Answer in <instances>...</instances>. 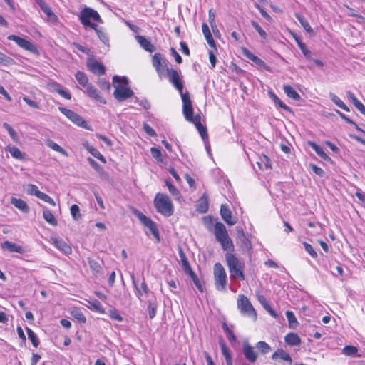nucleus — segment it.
<instances>
[{
  "instance_id": "nucleus-15",
  "label": "nucleus",
  "mask_w": 365,
  "mask_h": 365,
  "mask_svg": "<svg viewBox=\"0 0 365 365\" xmlns=\"http://www.w3.org/2000/svg\"><path fill=\"white\" fill-rule=\"evenodd\" d=\"M84 88V92L86 93L91 98L103 104L106 103V101L99 95L98 90L93 85L89 83Z\"/></svg>"
},
{
  "instance_id": "nucleus-27",
  "label": "nucleus",
  "mask_w": 365,
  "mask_h": 365,
  "mask_svg": "<svg viewBox=\"0 0 365 365\" xmlns=\"http://www.w3.org/2000/svg\"><path fill=\"white\" fill-rule=\"evenodd\" d=\"M83 146L93 157L96 158L103 163H106L105 157L94 147L89 145L87 143H84Z\"/></svg>"
},
{
  "instance_id": "nucleus-52",
  "label": "nucleus",
  "mask_w": 365,
  "mask_h": 365,
  "mask_svg": "<svg viewBox=\"0 0 365 365\" xmlns=\"http://www.w3.org/2000/svg\"><path fill=\"white\" fill-rule=\"evenodd\" d=\"M71 214L75 220H78L81 217V215L80 213L79 207L77 205H73L71 207Z\"/></svg>"
},
{
  "instance_id": "nucleus-64",
  "label": "nucleus",
  "mask_w": 365,
  "mask_h": 365,
  "mask_svg": "<svg viewBox=\"0 0 365 365\" xmlns=\"http://www.w3.org/2000/svg\"><path fill=\"white\" fill-rule=\"evenodd\" d=\"M56 91L59 95H61L64 98L68 100H70L71 98V95L68 91L62 88H58Z\"/></svg>"
},
{
  "instance_id": "nucleus-34",
  "label": "nucleus",
  "mask_w": 365,
  "mask_h": 365,
  "mask_svg": "<svg viewBox=\"0 0 365 365\" xmlns=\"http://www.w3.org/2000/svg\"><path fill=\"white\" fill-rule=\"evenodd\" d=\"M295 17L299 21L302 26L307 33L313 34V29L304 17H303L302 15L299 14H295Z\"/></svg>"
},
{
  "instance_id": "nucleus-33",
  "label": "nucleus",
  "mask_w": 365,
  "mask_h": 365,
  "mask_svg": "<svg viewBox=\"0 0 365 365\" xmlns=\"http://www.w3.org/2000/svg\"><path fill=\"white\" fill-rule=\"evenodd\" d=\"M87 307L93 311L100 312V313H104V309L102 306V304L97 299H94L93 301H88Z\"/></svg>"
},
{
  "instance_id": "nucleus-59",
  "label": "nucleus",
  "mask_w": 365,
  "mask_h": 365,
  "mask_svg": "<svg viewBox=\"0 0 365 365\" xmlns=\"http://www.w3.org/2000/svg\"><path fill=\"white\" fill-rule=\"evenodd\" d=\"M304 249L305 250L314 258H316L317 257V253L315 252V250H314V248L312 247V246L304 242Z\"/></svg>"
},
{
  "instance_id": "nucleus-8",
  "label": "nucleus",
  "mask_w": 365,
  "mask_h": 365,
  "mask_svg": "<svg viewBox=\"0 0 365 365\" xmlns=\"http://www.w3.org/2000/svg\"><path fill=\"white\" fill-rule=\"evenodd\" d=\"M180 95L182 101V111L185 118L187 121L192 122L194 120L195 116H193L192 105L189 92L186 91Z\"/></svg>"
},
{
  "instance_id": "nucleus-45",
  "label": "nucleus",
  "mask_w": 365,
  "mask_h": 365,
  "mask_svg": "<svg viewBox=\"0 0 365 365\" xmlns=\"http://www.w3.org/2000/svg\"><path fill=\"white\" fill-rule=\"evenodd\" d=\"M3 127L7 130L11 138L14 142H17L19 140V135H18L17 133L11 128V126L9 123H4Z\"/></svg>"
},
{
  "instance_id": "nucleus-63",
  "label": "nucleus",
  "mask_w": 365,
  "mask_h": 365,
  "mask_svg": "<svg viewBox=\"0 0 365 365\" xmlns=\"http://www.w3.org/2000/svg\"><path fill=\"white\" fill-rule=\"evenodd\" d=\"M23 101L27 104L29 105L30 107L31 108H38L39 106H38V103L31 100L29 98H28L27 96H24L23 97Z\"/></svg>"
},
{
  "instance_id": "nucleus-28",
  "label": "nucleus",
  "mask_w": 365,
  "mask_h": 365,
  "mask_svg": "<svg viewBox=\"0 0 365 365\" xmlns=\"http://www.w3.org/2000/svg\"><path fill=\"white\" fill-rule=\"evenodd\" d=\"M285 342L289 346H297L301 343V339L295 333H289L284 338Z\"/></svg>"
},
{
  "instance_id": "nucleus-2",
  "label": "nucleus",
  "mask_w": 365,
  "mask_h": 365,
  "mask_svg": "<svg viewBox=\"0 0 365 365\" xmlns=\"http://www.w3.org/2000/svg\"><path fill=\"white\" fill-rule=\"evenodd\" d=\"M123 84H128V79L126 77H120L118 76H114L113 78V85L115 88L113 96L118 101H123L128 98L133 96V91L124 86Z\"/></svg>"
},
{
  "instance_id": "nucleus-38",
  "label": "nucleus",
  "mask_w": 365,
  "mask_h": 365,
  "mask_svg": "<svg viewBox=\"0 0 365 365\" xmlns=\"http://www.w3.org/2000/svg\"><path fill=\"white\" fill-rule=\"evenodd\" d=\"M286 317L289 322V327L291 329H295L298 325V322L294 314L292 311L286 312Z\"/></svg>"
},
{
  "instance_id": "nucleus-44",
  "label": "nucleus",
  "mask_w": 365,
  "mask_h": 365,
  "mask_svg": "<svg viewBox=\"0 0 365 365\" xmlns=\"http://www.w3.org/2000/svg\"><path fill=\"white\" fill-rule=\"evenodd\" d=\"M28 337L29 340L31 341L32 344L35 347H38L39 345V339L37 337L36 334L29 327L26 329Z\"/></svg>"
},
{
  "instance_id": "nucleus-31",
  "label": "nucleus",
  "mask_w": 365,
  "mask_h": 365,
  "mask_svg": "<svg viewBox=\"0 0 365 365\" xmlns=\"http://www.w3.org/2000/svg\"><path fill=\"white\" fill-rule=\"evenodd\" d=\"M43 217L44 220L50 225L56 226L58 221L53 214L48 209H44L43 212Z\"/></svg>"
},
{
  "instance_id": "nucleus-5",
  "label": "nucleus",
  "mask_w": 365,
  "mask_h": 365,
  "mask_svg": "<svg viewBox=\"0 0 365 365\" xmlns=\"http://www.w3.org/2000/svg\"><path fill=\"white\" fill-rule=\"evenodd\" d=\"M215 288L218 291H225L227 285V274L223 266L217 262L213 268Z\"/></svg>"
},
{
  "instance_id": "nucleus-14",
  "label": "nucleus",
  "mask_w": 365,
  "mask_h": 365,
  "mask_svg": "<svg viewBox=\"0 0 365 365\" xmlns=\"http://www.w3.org/2000/svg\"><path fill=\"white\" fill-rule=\"evenodd\" d=\"M220 215L223 220L229 225H234L237 223V218L232 216V212L226 205H222Z\"/></svg>"
},
{
  "instance_id": "nucleus-26",
  "label": "nucleus",
  "mask_w": 365,
  "mask_h": 365,
  "mask_svg": "<svg viewBox=\"0 0 365 365\" xmlns=\"http://www.w3.org/2000/svg\"><path fill=\"white\" fill-rule=\"evenodd\" d=\"M137 41L141 46V47L143 48L145 51L149 52H153L155 51V46L150 43L149 40H148L145 37L138 36Z\"/></svg>"
},
{
  "instance_id": "nucleus-36",
  "label": "nucleus",
  "mask_w": 365,
  "mask_h": 365,
  "mask_svg": "<svg viewBox=\"0 0 365 365\" xmlns=\"http://www.w3.org/2000/svg\"><path fill=\"white\" fill-rule=\"evenodd\" d=\"M88 262L91 269L94 274H101L102 272V267L98 262L93 259L88 258Z\"/></svg>"
},
{
  "instance_id": "nucleus-29",
  "label": "nucleus",
  "mask_w": 365,
  "mask_h": 365,
  "mask_svg": "<svg viewBox=\"0 0 365 365\" xmlns=\"http://www.w3.org/2000/svg\"><path fill=\"white\" fill-rule=\"evenodd\" d=\"M222 246V248L225 251L232 252L234 250V245L230 237H226V238H222L217 240Z\"/></svg>"
},
{
  "instance_id": "nucleus-1",
  "label": "nucleus",
  "mask_w": 365,
  "mask_h": 365,
  "mask_svg": "<svg viewBox=\"0 0 365 365\" xmlns=\"http://www.w3.org/2000/svg\"><path fill=\"white\" fill-rule=\"evenodd\" d=\"M78 18L81 23L84 26L90 27L96 31L99 39L103 44L106 46L109 45V38L108 36V34L106 32H104L102 28H98L96 24L91 21V20L92 19L98 23H103L101 17L96 10L91 8L86 7L83 9H82L80 12Z\"/></svg>"
},
{
  "instance_id": "nucleus-46",
  "label": "nucleus",
  "mask_w": 365,
  "mask_h": 365,
  "mask_svg": "<svg viewBox=\"0 0 365 365\" xmlns=\"http://www.w3.org/2000/svg\"><path fill=\"white\" fill-rule=\"evenodd\" d=\"M358 349L356 346H345L342 350V353L346 356H356Z\"/></svg>"
},
{
  "instance_id": "nucleus-48",
  "label": "nucleus",
  "mask_w": 365,
  "mask_h": 365,
  "mask_svg": "<svg viewBox=\"0 0 365 365\" xmlns=\"http://www.w3.org/2000/svg\"><path fill=\"white\" fill-rule=\"evenodd\" d=\"M165 185L169 190V192L175 197L176 199H179L180 197V194L178 190L168 180H165Z\"/></svg>"
},
{
  "instance_id": "nucleus-41",
  "label": "nucleus",
  "mask_w": 365,
  "mask_h": 365,
  "mask_svg": "<svg viewBox=\"0 0 365 365\" xmlns=\"http://www.w3.org/2000/svg\"><path fill=\"white\" fill-rule=\"evenodd\" d=\"M38 4H39L41 10L47 15V16L48 18H50V19H56V16L53 13V11H51L50 6L46 3H45L43 1H41L38 3Z\"/></svg>"
},
{
  "instance_id": "nucleus-32",
  "label": "nucleus",
  "mask_w": 365,
  "mask_h": 365,
  "mask_svg": "<svg viewBox=\"0 0 365 365\" xmlns=\"http://www.w3.org/2000/svg\"><path fill=\"white\" fill-rule=\"evenodd\" d=\"M46 145L53 150L61 153L64 156L67 157L68 155V153L64 149L51 139H47L46 140Z\"/></svg>"
},
{
  "instance_id": "nucleus-25",
  "label": "nucleus",
  "mask_w": 365,
  "mask_h": 365,
  "mask_svg": "<svg viewBox=\"0 0 365 365\" xmlns=\"http://www.w3.org/2000/svg\"><path fill=\"white\" fill-rule=\"evenodd\" d=\"M307 143L320 158L329 162L331 161V159L325 153L322 147L312 141H308Z\"/></svg>"
},
{
  "instance_id": "nucleus-62",
  "label": "nucleus",
  "mask_w": 365,
  "mask_h": 365,
  "mask_svg": "<svg viewBox=\"0 0 365 365\" xmlns=\"http://www.w3.org/2000/svg\"><path fill=\"white\" fill-rule=\"evenodd\" d=\"M88 161L89 162L91 167L97 172L101 171V169L103 168L96 161H95L91 158H88Z\"/></svg>"
},
{
  "instance_id": "nucleus-11",
  "label": "nucleus",
  "mask_w": 365,
  "mask_h": 365,
  "mask_svg": "<svg viewBox=\"0 0 365 365\" xmlns=\"http://www.w3.org/2000/svg\"><path fill=\"white\" fill-rule=\"evenodd\" d=\"M58 109L64 115H66L68 119H70L77 125L84 128H87V123L76 113L63 107H59Z\"/></svg>"
},
{
  "instance_id": "nucleus-51",
  "label": "nucleus",
  "mask_w": 365,
  "mask_h": 365,
  "mask_svg": "<svg viewBox=\"0 0 365 365\" xmlns=\"http://www.w3.org/2000/svg\"><path fill=\"white\" fill-rule=\"evenodd\" d=\"M71 314L75 319H76L78 322L81 323H85L86 321V318L84 316V314L82 313L81 311L78 309H75L72 311Z\"/></svg>"
},
{
  "instance_id": "nucleus-55",
  "label": "nucleus",
  "mask_w": 365,
  "mask_h": 365,
  "mask_svg": "<svg viewBox=\"0 0 365 365\" xmlns=\"http://www.w3.org/2000/svg\"><path fill=\"white\" fill-rule=\"evenodd\" d=\"M251 24H252V26L255 28L256 31L259 34V36L262 38H267V34L266 31L262 29V28L259 25L258 23H257L255 21H252Z\"/></svg>"
},
{
  "instance_id": "nucleus-10",
  "label": "nucleus",
  "mask_w": 365,
  "mask_h": 365,
  "mask_svg": "<svg viewBox=\"0 0 365 365\" xmlns=\"http://www.w3.org/2000/svg\"><path fill=\"white\" fill-rule=\"evenodd\" d=\"M152 63L160 78H162L166 72V68H168L165 59L163 58L160 53H156L152 58Z\"/></svg>"
},
{
  "instance_id": "nucleus-57",
  "label": "nucleus",
  "mask_w": 365,
  "mask_h": 365,
  "mask_svg": "<svg viewBox=\"0 0 365 365\" xmlns=\"http://www.w3.org/2000/svg\"><path fill=\"white\" fill-rule=\"evenodd\" d=\"M37 197L51 204V205L54 206L56 205L54 200L49 195L44 192H41L38 193V196Z\"/></svg>"
},
{
  "instance_id": "nucleus-61",
  "label": "nucleus",
  "mask_w": 365,
  "mask_h": 365,
  "mask_svg": "<svg viewBox=\"0 0 365 365\" xmlns=\"http://www.w3.org/2000/svg\"><path fill=\"white\" fill-rule=\"evenodd\" d=\"M109 316L112 319L116 320L118 322L123 321V317L116 310H110L109 312Z\"/></svg>"
},
{
  "instance_id": "nucleus-16",
  "label": "nucleus",
  "mask_w": 365,
  "mask_h": 365,
  "mask_svg": "<svg viewBox=\"0 0 365 365\" xmlns=\"http://www.w3.org/2000/svg\"><path fill=\"white\" fill-rule=\"evenodd\" d=\"M131 279H132L133 284L136 291L135 294L140 299V297L143 294L147 295L149 293L150 289H149L148 285L146 284L145 280H143V282L140 284V286L139 287V285L133 275L131 276Z\"/></svg>"
},
{
  "instance_id": "nucleus-58",
  "label": "nucleus",
  "mask_w": 365,
  "mask_h": 365,
  "mask_svg": "<svg viewBox=\"0 0 365 365\" xmlns=\"http://www.w3.org/2000/svg\"><path fill=\"white\" fill-rule=\"evenodd\" d=\"M220 348H221L222 354L225 359V361L232 359L230 349L227 348V346L225 344H222L220 345Z\"/></svg>"
},
{
  "instance_id": "nucleus-49",
  "label": "nucleus",
  "mask_w": 365,
  "mask_h": 365,
  "mask_svg": "<svg viewBox=\"0 0 365 365\" xmlns=\"http://www.w3.org/2000/svg\"><path fill=\"white\" fill-rule=\"evenodd\" d=\"M297 44L300 50L302 51L304 56L309 60L312 59V53L311 51L306 47L305 44L300 41L297 40Z\"/></svg>"
},
{
  "instance_id": "nucleus-40",
  "label": "nucleus",
  "mask_w": 365,
  "mask_h": 365,
  "mask_svg": "<svg viewBox=\"0 0 365 365\" xmlns=\"http://www.w3.org/2000/svg\"><path fill=\"white\" fill-rule=\"evenodd\" d=\"M331 100L339 108L341 109L349 111V108L346 106V104L335 94L331 93L329 94Z\"/></svg>"
},
{
  "instance_id": "nucleus-30",
  "label": "nucleus",
  "mask_w": 365,
  "mask_h": 365,
  "mask_svg": "<svg viewBox=\"0 0 365 365\" xmlns=\"http://www.w3.org/2000/svg\"><path fill=\"white\" fill-rule=\"evenodd\" d=\"M283 90L288 97L290 98L299 101L300 99L299 94L289 85H284Z\"/></svg>"
},
{
  "instance_id": "nucleus-22",
  "label": "nucleus",
  "mask_w": 365,
  "mask_h": 365,
  "mask_svg": "<svg viewBox=\"0 0 365 365\" xmlns=\"http://www.w3.org/2000/svg\"><path fill=\"white\" fill-rule=\"evenodd\" d=\"M11 203L15 207H16L24 213H29L30 211L29 207L27 205V203L20 198L12 197L11 198Z\"/></svg>"
},
{
  "instance_id": "nucleus-37",
  "label": "nucleus",
  "mask_w": 365,
  "mask_h": 365,
  "mask_svg": "<svg viewBox=\"0 0 365 365\" xmlns=\"http://www.w3.org/2000/svg\"><path fill=\"white\" fill-rule=\"evenodd\" d=\"M257 164L261 170L271 168L270 160L267 155H264L259 158V160L257 162Z\"/></svg>"
},
{
  "instance_id": "nucleus-9",
  "label": "nucleus",
  "mask_w": 365,
  "mask_h": 365,
  "mask_svg": "<svg viewBox=\"0 0 365 365\" xmlns=\"http://www.w3.org/2000/svg\"><path fill=\"white\" fill-rule=\"evenodd\" d=\"M8 39L14 41L19 47L32 53H38V49L31 41L16 35H10Z\"/></svg>"
},
{
  "instance_id": "nucleus-7",
  "label": "nucleus",
  "mask_w": 365,
  "mask_h": 365,
  "mask_svg": "<svg viewBox=\"0 0 365 365\" xmlns=\"http://www.w3.org/2000/svg\"><path fill=\"white\" fill-rule=\"evenodd\" d=\"M135 216L138 218L140 222L145 227H147L154 237L156 239L157 242H160V235L158 232V229L155 222H154L150 218L145 216L143 213L138 210H135L134 212Z\"/></svg>"
},
{
  "instance_id": "nucleus-50",
  "label": "nucleus",
  "mask_w": 365,
  "mask_h": 365,
  "mask_svg": "<svg viewBox=\"0 0 365 365\" xmlns=\"http://www.w3.org/2000/svg\"><path fill=\"white\" fill-rule=\"evenodd\" d=\"M179 254H180V261H181V264H182L183 270L185 271V270L191 268L190 263L188 262V259H187L185 254L183 252V251L180 250Z\"/></svg>"
},
{
  "instance_id": "nucleus-17",
  "label": "nucleus",
  "mask_w": 365,
  "mask_h": 365,
  "mask_svg": "<svg viewBox=\"0 0 365 365\" xmlns=\"http://www.w3.org/2000/svg\"><path fill=\"white\" fill-rule=\"evenodd\" d=\"M1 246L3 250H7L11 252L23 254L26 252L25 249L21 245L8 240L4 241Z\"/></svg>"
},
{
  "instance_id": "nucleus-6",
  "label": "nucleus",
  "mask_w": 365,
  "mask_h": 365,
  "mask_svg": "<svg viewBox=\"0 0 365 365\" xmlns=\"http://www.w3.org/2000/svg\"><path fill=\"white\" fill-rule=\"evenodd\" d=\"M237 307L240 309V312L244 316L252 318L255 320L257 319V313L250 302L249 299L241 294L239 296L237 299Z\"/></svg>"
},
{
  "instance_id": "nucleus-18",
  "label": "nucleus",
  "mask_w": 365,
  "mask_h": 365,
  "mask_svg": "<svg viewBox=\"0 0 365 365\" xmlns=\"http://www.w3.org/2000/svg\"><path fill=\"white\" fill-rule=\"evenodd\" d=\"M88 69L96 75H103L105 73L106 69L104 66L97 61H90L87 63Z\"/></svg>"
},
{
  "instance_id": "nucleus-3",
  "label": "nucleus",
  "mask_w": 365,
  "mask_h": 365,
  "mask_svg": "<svg viewBox=\"0 0 365 365\" xmlns=\"http://www.w3.org/2000/svg\"><path fill=\"white\" fill-rule=\"evenodd\" d=\"M154 205L158 212L165 217L174 213V206L170 197L163 193H158L154 199Z\"/></svg>"
},
{
  "instance_id": "nucleus-23",
  "label": "nucleus",
  "mask_w": 365,
  "mask_h": 365,
  "mask_svg": "<svg viewBox=\"0 0 365 365\" xmlns=\"http://www.w3.org/2000/svg\"><path fill=\"white\" fill-rule=\"evenodd\" d=\"M191 123H194L200 133V135H201L202 138L205 140V139H207L208 138V135H207V128L202 125V124L201 123V117L200 115H195V119L193 121H192Z\"/></svg>"
},
{
  "instance_id": "nucleus-24",
  "label": "nucleus",
  "mask_w": 365,
  "mask_h": 365,
  "mask_svg": "<svg viewBox=\"0 0 365 365\" xmlns=\"http://www.w3.org/2000/svg\"><path fill=\"white\" fill-rule=\"evenodd\" d=\"M6 150L9 151L11 155L17 160H25L26 159V154L22 153L17 147L7 146Z\"/></svg>"
},
{
  "instance_id": "nucleus-60",
  "label": "nucleus",
  "mask_w": 365,
  "mask_h": 365,
  "mask_svg": "<svg viewBox=\"0 0 365 365\" xmlns=\"http://www.w3.org/2000/svg\"><path fill=\"white\" fill-rule=\"evenodd\" d=\"M222 328L224 331L227 334V337L230 341L236 340V337L234 335L233 332L229 329V327L225 323L223 324Z\"/></svg>"
},
{
  "instance_id": "nucleus-56",
  "label": "nucleus",
  "mask_w": 365,
  "mask_h": 365,
  "mask_svg": "<svg viewBox=\"0 0 365 365\" xmlns=\"http://www.w3.org/2000/svg\"><path fill=\"white\" fill-rule=\"evenodd\" d=\"M0 63L4 66H9L13 64L14 60L11 57L0 52Z\"/></svg>"
},
{
  "instance_id": "nucleus-53",
  "label": "nucleus",
  "mask_w": 365,
  "mask_h": 365,
  "mask_svg": "<svg viewBox=\"0 0 365 365\" xmlns=\"http://www.w3.org/2000/svg\"><path fill=\"white\" fill-rule=\"evenodd\" d=\"M26 192L30 195H35L36 197L38 196V193L41 192V191L38 190V187L33 184H29L27 185Z\"/></svg>"
},
{
  "instance_id": "nucleus-19",
  "label": "nucleus",
  "mask_w": 365,
  "mask_h": 365,
  "mask_svg": "<svg viewBox=\"0 0 365 365\" xmlns=\"http://www.w3.org/2000/svg\"><path fill=\"white\" fill-rule=\"evenodd\" d=\"M213 232L217 240L229 236L225 226L220 222L215 224Z\"/></svg>"
},
{
  "instance_id": "nucleus-13",
  "label": "nucleus",
  "mask_w": 365,
  "mask_h": 365,
  "mask_svg": "<svg viewBox=\"0 0 365 365\" xmlns=\"http://www.w3.org/2000/svg\"><path fill=\"white\" fill-rule=\"evenodd\" d=\"M242 352L245 359L250 363H255L258 357L257 353L249 343L245 342L242 345Z\"/></svg>"
},
{
  "instance_id": "nucleus-47",
  "label": "nucleus",
  "mask_w": 365,
  "mask_h": 365,
  "mask_svg": "<svg viewBox=\"0 0 365 365\" xmlns=\"http://www.w3.org/2000/svg\"><path fill=\"white\" fill-rule=\"evenodd\" d=\"M148 314L150 319H153L156 314L157 309V303L155 300H149L148 301Z\"/></svg>"
},
{
  "instance_id": "nucleus-54",
  "label": "nucleus",
  "mask_w": 365,
  "mask_h": 365,
  "mask_svg": "<svg viewBox=\"0 0 365 365\" xmlns=\"http://www.w3.org/2000/svg\"><path fill=\"white\" fill-rule=\"evenodd\" d=\"M150 153L153 156L158 162H163L162 153L160 149L153 147L150 149Z\"/></svg>"
},
{
  "instance_id": "nucleus-4",
  "label": "nucleus",
  "mask_w": 365,
  "mask_h": 365,
  "mask_svg": "<svg viewBox=\"0 0 365 365\" xmlns=\"http://www.w3.org/2000/svg\"><path fill=\"white\" fill-rule=\"evenodd\" d=\"M225 259L230 273V277L244 280V264L234 254L230 252L225 254Z\"/></svg>"
},
{
  "instance_id": "nucleus-20",
  "label": "nucleus",
  "mask_w": 365,
  "mask_h": 365,
  "mask_svg": "<svg viewBox=\"0 0 365 365\" xmlns=\"http://www.w3.org/2000/svg\"><path fill=\"white\" fill-rule=\"evenodd\" d=\"M272 359L274 361H279V359L287 361L289 364L292 363V359L290 355L282 349H277L272 355Z\"/></svg>"
},
{
  "instance_id": "nucleus-35",
  "label": "nucleus",
  "mask_w": 365,
  "mask_h": 365,
  "mask_svg": "<svg viewBox=\"0 0 365 365\" xmlns=\"http://www.w3.org/2000/svg\"><path fill=\"white\" fill-rule=\"evenodd\" d=\"M208 210V200L205 194L200 199L197 205V210L201 213H205Z\"/></svg>"
},
{
  "instance_id": "nucleus-12",
  "label": "nucleus",
  "mask_w": 365,
  "mask_h": 365,
  "mask_svg": "<svg viewBox=\"0 0 365 365\" xmlns=\"http://www.w3.org/2000/svg\"><path fill=\"white\" fill-rule=\"evenodd\" d=\"M166 73L168 76L170 82L173 84V86L180 92V93H183V83L180 78L179 73L173 68H166Z\"/></svg>"
},
{
  "instance_id": "nucleus-21",
  "label": "nucleus",
  "mask_w": 365,
  "mask_h": 365,
  "mask_svg": "<svg viewBox=\"0 0 365 365\" xmlns=\"http://www.w3.org/2000/svg\"><path fill=\"white\" fill-rule=\"evenodd\" d=\"M52 243L61 252L66 255L71 253V247L65 241L61 238H52Z\"/></svg>"
},
{
  "instance_id": "nucleus-39",
  "label": "nucleus",
  "mask_w": 365,
  "mask_h": 365,
  "mask_svg": "<svg viewBox=\"0 0 365 365\" xmlns=\"http://www.w3.org/2000/svg\"><path fill=\"white\" fill-rule=\"evenodd\" d=\"M269 96L274 101L275 103L278 104L280 108L287 111H291V109L285 103H284L272 91H269Z\"/></svg>"
},
{
  "instance_id": "nucleus-42",
  "label": "nucleus",
  "mask_w": 365,
  "mask_h": 365,
  "mask_svg": "<svg viewBox=\"0 0 365 365\" xmlns=\"http://www.w3.org/2000/svg\"><path fill=\"white\" fill-rule=\"evenodd\" d=\"M256 348L262 354L269 353L271 350V346L265 341H261L256 344Z\"/></svg>"
},
{
  "instance_id": "nucleus-43",
  "label": "nucleus",
  "mask_w": 365,
  "mask_h": 365,
  "mask_svg": "<svg viewBox=\"0 0 365 365\" xmlns=\"http://www.w3.org/2000/svg\"><path fill=\"white\" fill-rule=\"evenodd\" d=\"M75 76L78 83L83 88H85L87 85L89 84L88 83V78L84 73L78 71L76 73Z\"/></svg>"
}]
</instances>
